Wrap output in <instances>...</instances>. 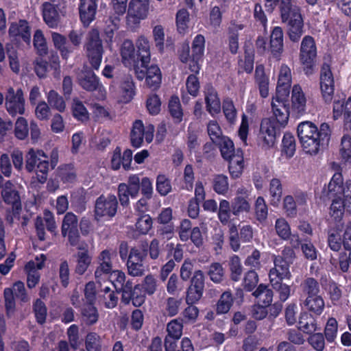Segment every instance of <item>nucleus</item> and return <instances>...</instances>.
<instances>
[{
    "instance_id": "obj_1",
    "label": "nucleus",
    "mask_w": 351,
    "mask_h": 351,
    "mask_svg": "<svg viewBox=\"0 0 351 351\" xmlns=\"http://www.w3.org/2000/svg\"><path fill=\"white\" fill-rule=\"evenodd\" d=\"M297 132L303 149L311 155L328 145L331 136L330 128L326 123H322L318 129L313 123L304 121L298 125Z\"/></svg>"
},
{
    "instance_id": "obj_2",
    "label": "nucleus",
    "mask_w": 351,
    "mask_h": 351,
    "mask_svg": "<svg viewBox=\"0 0 351 351\" xmlns=\"http://www.w3.org/2000/svg\"><path fill=\"white\" fill-rule=\"evenodd\" d=\"M219 149L222 158L229 162V172L233 178H239L244 168L243 152L235 150L233 142L226 136L215 143Z\"/></svg>"
},
{
    "instance_id": "obj_3",
    "label": "nucleus",
    "mask_w": 351,
    "mask_h": 351,
    "mask_svg": "<svg viewBox=\"0 0 351 351\" xmlns=\"http://www.w3.org/2000/svg\"><path fill=\"white\" fill-rule=\"evenodd\" d=\"M84 49L91 68L96 71L99 70L102 62L104 50L98 29H92L88 33Z\"/></svg>"
},
{
    "instance_id": "obj_4",
    "label": "nucleus",
    "mask_w": 351,
    "mask_h": 351,
    "mask_svg": "<svg viewBox=\"0 0 351 351\" xmlns=\"http://www.w3.org/2000/svg\"><path fill=\"white\" fill-rule=\"evenodd\" d=\"M26 169L28 171L36 169L37 180L41 184L45 183L49 169L48 156L43 150L30 149L27 154Z\"/></svg>"
},
{
    "instance_id": "obj_5",
    "label": "nucleus",
    "mask_w": 351,
    "mask_h": 351,
    "mask_svg": "<svg viewBox=\"0 0 351 351\" xmlns=\"http://www.w3.org/2000/svg\"><path fill=\"white\" fill-rule=\"evenodd\" d=\"M317 57V47L314 38L305 36L301 42L300 60L306 75H311Z\"/></svg>"
},
{
    "instance_id": "obj_6",
    "label": "nucleus",
    "mask_w": 351,
    "mask_h": 351,
    "mask_svg": "<svg viewBox=\"0 0 351 351\" xmlns=\"http://www.w3.org/2000/svg\"><path fill=\"white\" fill-rule=\"evenodd\" d=\"M118 202L114 195H101L95 202V219L99 221L101 218L110 219L117 211Z\"/></svg>"
},
{
    "instance_id": "obj_7",
    "label": "nucleus",
    "mask_w": 351,
    "mask_h": 351,
    "mask_svg": "<svg viewBox=\"0 0 351 351\" xmlns=\"http://www.w3.org/2000/svg\"><path fill=\"white\" fill-rule=\"evenodd\" d=\"M342 175L340 172H336L332 176L328 186V195L329 197H342L343 201L348 204V208L351 210V184L343 186Z\"/></svg>"
},
{
    "instance_id": "obj_8",
    "label": "nucleus",
    "mask_w": 351,
    "mask_h": 351,
    "mask_svg": "<svg viewBox=\"0 0 351 351\" xmlns=\"http://www.w3.org/2000/svg\"><path fill=\"white\" fill-rule=\"evenodd\" d=\"M135 66L134 71L136 78L142 81L145 79L147 85L153 90L159 88L162 81V74L160 68L155 64L148 66Z\"/></svg>"
},
{
    "instance_id": "obj_9",
    "label": "nucleus",
    "mask_w": 351,
    "mask_h": 351,
    "mask_svg": "<svg viewBox=\"0 0 351 351\" xmlns=\"http://www.w3.org/2000/svg\"><path fill=\"white\" fill-rule=\"evenodd\" d=\"M80 86L88 92L97 91L101 98L106 95V89L99 77L90 69L84 68L77 76Z\"/></svg>"
},
{
    "instance_id": "obj_10",
    "label": "nucleus",
    "mask_w": 351,
    "mask_h": 351,
    "mask_svg": "<svg viewBox=\"0 0 351 351\" xmlns=\"http://www.w3.org/2000/svg\"><path fill=\"white\" fill-rule=\"evenodd\" d=\"M154 127L153 125H148L144 127L141 120H136L134 122L131 131L130 138L133 147H140L143 143V138L147 143L152 141L154 137Z\"/></svg>"
},
{
    "instance_id": "obj_11",
    "label": "nucleus",
    "mask_w": 351,
    "mask_h": 351,
    "mask_svg": "<svg viewBox=\"0 0 351 351\" xmlns=\"http://www.w3.org/2000/svg\"><path fill=\"white\" fill-rule=\"evenodd\" d=\"M258 139L259 144L265 149L275 145L276 129L273 121L265 119L261 121Z\"/></svg>"
},
{
    "instance_id": "obj_12",
    "label": "nucleus",
    "mask_w": 351,
    "mask_h": 351,
    "mask_svg": "<svg viewBox=\"0 0 351 351\" xmlns=\"http://www.w3.org/2000/svg\"><path fill=\"white\" fill-rule=\"evenodd\" d=\"M145 250L133 247L130 250L127 261L128 273L132 276H141L144 274L145 267L143 262L146 257Z\"/></svg>"
},
{
    "instance_id": "obj_13",
    "label": "nucleus",
    "mask_w": 351,
    "mask_h": 351,
    "mask_svg": "<svg viewBox=\"0 0 351 351\" xmlns=\"http://www.w3.org/2000/svg\"><path fill=\"white\" fill-rule=\"evenodd\" d=\"M22 296V281L18 280L12 287H6L3 291L5 312L8 317L14 314L16 309L15 299Z\"/></svg>"
},
{
    "instance_id": "obj_14",
    "label": "nucleus",
    "mask_w": 351,
    "mask_h": 351,
    "mask_svg": "<svg viewBox=\"0 0 351 351\" xmlns=\"http://www.w3.org/2000/svg\"><path fill=\"white\" fill-rule=\"evenodd\" d=\"M320 88L325 101H330L334 93V78L330 66L326 63L321 69Z\"/></svg>"
},
{
    "instance_id": "obj_15",
    "label": "nucleus",
    "mask_w": 351,
    "mask_h": 351,
    "mask_svg": "<svg viewBox=\"0 0 351 351\" xmlns=\"http://www.w3.org/2000/svg\"><path fill=\"white\" fill-rule=\"evenodd\" d=\"M291 79V69L287 64H282L280 67L276 86V95L278 97L288 98L290 94Z\"/></svg>"
},
{
    "instance_id": "obj_16",
    "label": "nucleus",
    "mask_w": 351,
    "mask_h": 351,
    "mask_svg": "<svg viewBox=\"0 0 351 351\" xmlns=\"http://www.w3.org/2000/svg\"><path fill=\"white\" fill-rule=\"evenodd\" d=\"M149 1L131 0L128 11V21L134 24L138 23L141 20L147 17Z\"/></svg>"
},
{
    "instance_id": "obj_17",
    "label": "nucleus",
    "mask_w": 351,
    "mask_h": 351,
    "mask_svg": "<svg viewBox=\"0 0 351 351\" xmlns=\"http://www.w3.org/2000/svg\"><path fill=\"white\" fill-rule=\"evenodd\" d=\"M287 101V98H282L276 95L271 102L273 114L278 123L282 127L287 124L289 117V106Z\"/></svg>"
},
{
    "instance_id": "obj_18",
    "label": "nucleus",
    "mask_w": 351,
    "mask_h": 351,
    "mask_svg": "<svg viewBox=\"0 0 351 351\" xmlns=\"http://www.w3.org/2000/svg\"><path fill=\"white\" fill-rule=\"evenodd\" d=\"M46 257L44 254L36 257V261H29L25 265L27 272V285L29 289L34 287L40 280V273L38 270L44 266Z\"/></svg>"
},
{
    "instance_id": "obj_19",
    "label": "nucleus",
    "mask_w": 351,
    "mask_h": 351,
    "mask_svg": "<svg viewBox=\"0 0 351 351\" xmlns=\"http://www.w3.org/2000/svg\"><path fill=\"white\" fill-rule=\"evenodd\" d=\"M112 255L108 250H104L99 256V266L95 271V278L99 282L108 279L109 274L113 271Z\"/></svg>"
},
{
    "instance_id": "obj_20",
    "label": "nucleus",
    "mask_w": 351,
    "mask_h": 351,
    "mask_svg": "<svg viewBox=\"0 0 351 351\" xmlns=\"http://www.w3.org/2000/svg\"><path fill=\"white\" fill-rule=\"evenodd\" d=\"M291 111L296 116L303 115L306 111V98L298 84H295L292 88Z\"/></svg>"
},
{
    "instance_id": "obj_21",
    "label": "nucleus",
    "mask_w": 351,
    "mask_h": 351,
    "mask_svg": "<svg viewBox=\"0 0 351 351\" xmlns=\"http://www.w3.org/2000/svg\"><path fill=\"white\" fill-rule=\"evenodd\" d=\"M274 267L270 269L269 274L270 282L291 278L290 263L281 257H274Z\"/></svg>"
},
{
    "instance_id": "obj_22",
    "label": "nucleus",
    "mask_w": 351,
    "mask_h": 351,
    "mask_svg": "<svg viewBox=\"0 0 351 351\" xmlns=\"http://www.w3.org/2000/svg\"><path fill=\"white\" fill-rule=\"evenodd\" d=\"M5 106L12 116L17 113L22 114V88H18L16 94L12 88L8 89L5 96Z\"/></svg>"
},
{
    "instance_id": "obj_23",
    "label": "nucleus",
    "mask_w": 351,
    "mask_h": 351,
    "mask_svg": "<svg viewBox=\"0 0 351 351\" xmlns=\"http://www.w3.org/2000/svg\"><path fill=\"white\" fill-rule=\"evenodd\" d=\"M283 38L282 29L278 26L274 27L270 35L269 51L273 57L278 59L280 58L284 51Z\"/></svg>"
},
{
    "instance_id": "obj_24",
    "label": "nucleus",
    "mask_w": 351,
    "mask_h": 351,
    "mask_svg": "<svg viewBox=\"0 0 351 351\" xmlns=\"http://www.w3.org/2000/svg\"><path fill=\"white\" fill-rule=\"evenodd\" d=\"M97 8L96 0H80V16L84 25H88L95 19Z\"/></svg>"
},
{
    "instance_id": "obj_25",
    "label": "nucleus",
    "mask_w": 351,
    "mask_h": 351,
    "mask_svg": "<svg viewBox=\"0 0 351 351\" xmlns=\"http://www.w3.org/2000/svg\"><path fill=\"white\" fill-rule=\"evenodd\" d=\"M135 95V86L130 75L125 76L121 82L119 90V101L124 104L130 102Z\"/></svg>"
},
{
    "instance_id": "obj_26",
    "label": "nucleus",
    "mask_w": 351,
    "mask_h": 351,
    "mask_svg": "<svg viewBox=\"0 0 351 351\" xmlns=\"http://www.w3.org/2000/svg\"><path fill=\"white\" fill-rule=\"evenodd\" d=\"M42 13L44 21L51 28L57 27L60 20V16L54 4L45 2L42 5Z\"/></svg>"
},
{
    "instance_id": "obj_27",
    "label": "nucleus",
    "mask_w": 351,
    "mask_h": 351,
    "mask_svg": "<svg viewBox=\"0 0 351 351\" xmlns=\"http://www.w3.org/2000/svg\"><path fill=\"white\" fill-rule=\"evenodd\" d=\"M205 101L206 110L211 114H218L221 110V102L216 90L211 86L205 89Z\"/></svg>"
},
{
    "instance_id": "obj_28",
    "label": "nucleus",
    "mask_w": 351,
    "mask_h": 351,
    "mask_svg": "<svg viewBox=\"0 0 351 351\" xmlns=\"http://www.w3.org/2000/svg\"><path fill=\"white\" fill-rule=\"evenodd\" d=\"M255 83L258 86L260 95L263 98H266L269 95V79L266 75L265 67L260 64L256 66L254 74Z\"/></svg>"
},
{
    "instance_id": "obj_29",
    "label": "nucleus",
    "mask_w": 351,
    "mask_h": 351,
    "mask_svg": "<svg viewBox=\"0 0 351 351\" xmlns=\"http://www.w3.org/2000/svg\"><path fill=\"white\" fill-rule=\"evenodd\" d=\"M287 22L289 25L288 34L290 40L294 43L298 42L304 33L303 20L301 14L295 15Z\"/></svg>"
},
{
    "instance_id": "obj_30",
    "label": "nucleus",
    "mask_w": 351,
    "mask_h": 351,
    "mask_svg": "<svg viewBox=\"0 0 351 351\" xmlns=\"http://www.w3.org/2000/svg\"><path fill=\"white\" fill-rule=\"evenodd\" d=\"M13 184L10 181H7L1 191V195L5 203L12 204L16 210L21 207L20 196L18 191L12 189Z\"/></svg>"
},
{
    "instance_id": "obj_31",
    "label": "nucleus",
    "mask_w": 351,
    "mask_h": 351,
    "mask_svg": "<svg viewBox=\"0 0 351 351\" xmlns=\"http://www.w3.org/2000/svg\"><path fill=\"white\" fill-rule=\"evenodd\" d=\"M75 256L76 258L75 272L79 275H83L91 264L92 256L87 249L83 248Z\"/></svg>"
},
{
    "instance_id": "obj_32",
    "label": "nucleus",
    "mask_w": 351,
    "mask_h": 351,
    "mask_svg": "<svg viewBox=\"0 0 351 351\" xmlns=\"http://www.w3.org/2000/svg\"><path fill=\"white\" fill-rule=\"evenodd\" d=\"M121 61L125 66H132L135 62V49L130 40H125L120 47Z\"/></svg>"
},
{
    "instance_id": "obj_33",
    "label": "nucleus",
    "mask_w": 351,
    "mask_h": 351,
    "mask_svg": "<svg viewBox=\"0 0 351 351\" xmlns=\"http://www.w3.org/2000/svg\"><path fill=\"white\" fill-rule=\"evenodd\" d=\"M136 46L142 65L146 66L150 62V45L148 39L144 36H139L136 41Z\"/></svg>"
},
{
    "instance_id": "obj_34",
    "label": "nucleus",
    "mask_w": 351,
    "mask_h": 351,
    "mask_svg": "<svg viewBox=\"0 0 351 351\" xmlns=\"http://www.w3.org/2000/svg\"><path fill=\"white\" fill-rule=\"evenodd\" d=\"M298 328L305 333L311 334L318 330L319 328L315 317L308 313H303L299 317Z\"/></svg>"
},
{
    "instance_id": "obj_35",
    "label": "nucleus",
    "mask_w": 351,
    "mask_h": 351,
    "mask_svg": "<svg viewBox=\"0 0 351 351\" xmlns=\"http://www.w3.org/2000/svg\"><path fill=\"white\" fill-rule=\"evenodd\" d=\"M282 22H287L295 15L300 14V8L291 0H278Z\"/></svg>"
},
{
    "instance_id": "obj_36",
    "label": "nucleus",
    "mask_w": 351,
    "mask_h": 351,
    "mask_svg": "<svg viewBox=\"0 0 351 351\" xmlns=\"http://www.w3.org/2000/svg\"><path fill=\"white\" fill-rule=\"evenodd\" d=\"M253 295L256 298L258 304H261L268 306L271 304L273 300V291L268 286L261 284L255 291Z\"/></svg>"
},
{
    "instance_id": "obj_37",
    "label": "nucleus",
    "mask_w": 351,
    "mask_h": 351,
    "mask_svg": "<svg viewBox=\"0 0 351 351\" xmlns=\"http://www.w3.org/2000/svg\"><path fill=\"white\" fill-rule=\"evenodd\" d=\"M51 38L55 47L60 51L62 57L64 59H67L73 52V49L66 45V37L59 33L53 32L51 34Z\"/></svg>"
},
{
    "instance_id": "obj_38",
    "label": "nucleus",
    "mask_w": 351,
    "mask_h": 351,
    "mask_svg": "<svg viewBox=\"0 0 351 351\" xmlns=\"http://www.w3.org/2000/svg\"><path fill=\"white\" fill-rule=\"evenodd\" d=\"M242 24L232 23L229 27L228 46L230 52L233 54L237 53L239 49V32L243 29Z\"/></svg>"
},
{
    "instance_id": "obj_39",
    "label": "nucleus",
    "mask_w": 351,
    "mask_h": 351,
    "mask_svg": "<svg viewBox=\"0 0 351 351\" xmlns=\"http://www.w3.org/2000/svg\"><path fill=\"white\" fill-rule=\"evenodd\" d=\"M82 320L86 325H93L98 321L99 313L93 304H86L81 309Z\"/></svg>"
},
{
    "instance_id": "obj_40",
    "label": "nucleus",
    "mask_w": 351,
    "mask_h": 351,
    "mask_svg": "<svg viewBox=\"0 0 351 351\" xmlns=\"http://www.w3.org/2000/svg\"><path fill=\"white\" fill-rule=\"evenodd\" d=\"M269 193L270 195V203L272 206H278L280 202L282 195V186L278 178H273L269 182Z\"/></svg>"
},
{
    "instance_id": "obj_41",
    "label": "nucleus",
    "mask_w": 351,
    "mask_h": 351,
    "mask_svg": "<svg viewBox=\"0 0 351 351\" xmlns=\"http://www.w3.org/2000/svg\"><path fill=\"white\" fill-rule=\"evenodd\" d=\"M345 133L341 138L340 154L346 162L351 159V130L344 128Z\"/></svg>"
},
{
    "instance_id": "obj_42",
    "label": "nucleus",
    "mask_w": 351,
    "mask_h": 351,
    "mask_svg": "<svg viewBox=\"0 0 351 351\" xmlns=\"http://www.w3.org/2000/svg\"><path fill=\"white\" fill-rule=\"evenodd\" d=\"M304 305L310 311L319 315L324 309L325 303L322 297L318 295L313 297H306Z\"/></svg>"
},
{
    "instance_id": "obj_43",
    "label": "nucleus",
    "mask_w": 351,
    "mask_h": 351,
    "mask_svg": "<svg viewBox=\"0 0 351 351\" xmlns=\"http://www.w3.org/2000/svg\"><path fill=\"white\" fill-rule=\"evenodd\" d=\"M295 152V141L293 134L287 132L282 141V153L287 158H291Z\"/></svg>"
},
{
    "instance_id": "obj_44",
    "label": "nucleus",
    "mask_w": 351,
    "mask_h": 351,
    "mask_svg": "<svg viewBox=\"0 0 351 351\" xmlns=\"http://www.w3.org/2000/svg\"><path fill=\"white\" fill-rule=\"evenodd\" d=\"M302 293L307 297L319 295L320 287L318 282L313 278H307L301 284Z\"/></svg>"
},
{
    "instance_id": "obj_45",
    "label": "nucleus",
    "mask_w": 351,
    "mask_h": 351,
    "mask_svg": "<svg viewBox=\"0 0 351 351\" xmlns=\"http://www.w3.org/2000/svg\"><path fill=\"white\" fill-rule=\"evenodd\" d=\"M332 199L330 206V215L336 220H340L344 213L345 207H348L341 197H330Z\"/></svg>"
},
{
    "instance_id": "obj_46",
    "label": "nucleus",
    "mask_w": 351,
    "mask_h": 351,
    "mask_svg": "<svg viewBox=\"0 0 351 351\" xmlns=\"http://www.w3.org/2000/svg\"><path fill=\"white\" fill-rule=\"evenodd\" d=\"M73 117L82 122L89 119V113L84 104L77 98L73 99L72 106Z\"/></svg>"
},
{
    "instance_id": "obj_47",
    "label": "nucleus",
    "mask_w": 351,
    "mask_h": 351,
    "mask_svg": "<svg viewBox=\"0 0 351 351\" xmlns=\"http://www.w3.org/2000/svg\"><path fill=\"white\" fill-rule=\"evenodd\" d=\"M233 303V297L230 291L223 293L217 304V313L224 314L228 313Z\"/></svg>"
},
{
    "instance_id": "obj_48",
    "label": "nucleus",
    "mask_w": 351,
    "mask_h": 351,
    "mask_svg": "<svg viewBox=\"0 0 351 351\" xmlns=\"http://www.w3.org/2000/svg\"><path fill=\"white\" fill-rule=\"evenodd\" d=\"M231 208L232 214L239 216L241 213H248L250 210V204L245 197L238 196L233 199Z\"/></svg>"
},
{
    "instance_id": "obj_49",
    "label": "nucleus",
    "mask_w": 351,
    "mask_h": 351,
    "mask_svg": "<svg viewBox=\"0 0 351 351\" xmlns=\"http://www.w3.org/2000/svg\"><path fill=\"white\" fill-rule=\"evenodd\" d=\"M102 339L95 332H88L85 339V346L88 351H101Z\"/></svg>"
},
{
    "instance_id": "obj_50",
    "label": "nucleus",
    "mask_w": 351,
    "mask_h": 351,
    "mask_svg": "<svg viewBox=\"0 0 351 351\" xmlns=\"http://www.w3.org/2000/svg\"><path fill=\"white\" fill-rule=\"evenodd\" d=\"M9 36L12 44L19 48L22 40V19H19L18 23H11L9 27Z\"/></svg>"
},
{
    "instance_id": "obj_51",
    "label": "nucleus",
    "mask_w": 351,
    "mask_h": 351,
    "mask_svg": "<svg viewBox=\"0 0 351 351\" xmlns=\"http://www.w3.org/2000/svg\"><path fill=\"white\" fill-rule=\"evenodd\" d=\"M205 49V38L202 34H197L193 39L191 46L192 58L202 59Z\"/></svg>"
},
{
    "instance_id": "obj_52",
    "label": "nucleus",
    "mask_w": 351,
    "mask_h": 351,
    "mask_svg": "<svg viewBox=\"0 0 351 351\" xmlns=\"http://www.w3.org/2000/svg\"><path fill=\"white\" fill-rule=\"evenodd\" d=\"M47 102L51 107L56 108L59 112H63L66 108V104L63 97L56 91L51 90L47 95Z\"/></svg>"
},
{
    "instance_id": "obj_53",
    "label": "nucleus",
    "mask_w": 351,
    "mask_h": 351,
    "mask_svg": "<svg viewBox=\"0 0 351 351\" xmlns=\"http://www.w3.org/2000/svg\"><path fill=\"white\" fill-rule=\"evenodd\" d=\"M169 111L175 122L179 123L182 121L183 112L178 97L173 96L171 97L169 101Z\"/></svg>"
},
{
    "instance_id": "obj_54",
    "label": "nucleus",
    "mask_w": 351,
    "mask_h": 351,
    "mask_svg": "<svg viewBox=\"0 0 351 351\" xmlns=\"http://www.w3.org/2000/svg\"><path fill=\"white\" fill-rule=\"evenodd\" d=\"M207 274L215 283H219L223 280L224 269L219 263H213L208 267Z\"/></svg>"
},
{
    "instance_id": "obj_55",
    "label": "nucleus",
    "mask_w": 351,
    "mask_h": 351,
    "mask_svg": "<svg viewBox=\"0 0 351 351\" xmlns=\"http://www.w3.org/2000/svg\"><path fill=\"white\" fill-rule=\"evenodd\" d=\"M213 184L214 191L219 195H225L228 191V178L225 175H216L213 178Z\"/></svg>"
},
{
    "instance_id": "obj_56",
    "label": "nucleus",
    "mask_w": 351,
    "mask_h": 351,
    "mask_svg": "<svg viewBox=\"0 0 351 351\" xmlns=\"http://www.w3.org/2000/svg\"><path fill=\"white\" fill-rule=\"evenodd\" d=\"M181 304V299H177L173 297H169L165 302V313L169 317H173L176 315L179 312Z\"/></svg>"
},
{
    "instance_id": "obj_57",
    "label": "nucleus",
    "mask_w": 351,
    "mask_h": 351,
    "mask_svg": "<svg viewBox=\"0 0 351 351\" xmlns=\"http://www.w3.org/2000/svg\"><path fill=\"white\" fill-rule=\"evenodd\" d=\"M183 323L182 319H174L167 325V332L169 336L176 339H180L182 335Z\"/></svg>"
},
{
    "instance_id": "obj_58",
    "label": "nucleus",
    "mask_w": 351,
    "mask_h": 351,
    "mask_svg": "<svg viewBox=\"0 0 351 351\" xmlns=\"http://www.w3.org/2000/svg\"><path fill=\"white\" fill-rule=\"evenodd\" d=\"M77 217L72 213H67L64 217L62 225V234L66 237L69 230L77 229Z\"/></svg>"
},
{
    "instance_id": "obj_59",
    "label": "nucleus",
    "mask_w": 351,
    "mask_h": 351,
    "mask_svg": "<svg viewBox=\"0 0 351 351\" xmlns=\"http://www.w3.org/2000/svg\"><path fill=\"white\" fill-rule=\"evenodd\" d=\"M276 234L283 240H288L291 237V228L288 222L283 218L278 219L275 223Z\"/></svg>"
},
{
    "instance_id": "obj_60",
    "label": "nucleus",
    "mask_w": 351,
    "mask_h": 351,
    "mask_svg": "<svg viewBox=\"0 0 351 351\" xmlns=\"http://www.w3.org/2000/svg\"><path fill=\"white\" fill-rule=\"evenodd\" d=\"M170 180L163 174L158 175L156 178V191L162 196L167 195L171 191Z\"/></svg>"
},
{
    "instance_id": "obj_61",
    "label": "nucleus",
    "mask_w": 351,
    "mask_h": 351,
    "mask_svg": "<svg viewBox=\"0 0 351 351\" xmlns=\"http://www.w3.org/2000/svg\"><path fill=\"white\" fill-rule=\"evenodd\" d=\"M255 213L258 221H264L268 215V208L263 197H258L255 202Z\"/></svg>"
},
{
    "instance_id": "obj_62",
    "label": "nucleus",
    "mask_w": 351,
    "mask_h": 351,
    "mask_svg": "<svg viewBox=\"0 0 351 351\" xmlns=\"http://www.w3.org/2000/svg\"><path fill=\"white\" fill-rule=\"evenodd\" d=\"M189 22V13L184 9L178 10L176 14V24L178 30L180 33H184L188 28Z\"/></svg>"
},
{
    "instance_id": "obj_63",
    "label": "nucleus",
    "mask_w": 351,
    "mask_h": 351,
    "mask_svg": "<svg viewBox=\"0 0 351 351\" xmlns=\"http://www.w3.org/2000/svg\"><path fill=\"white\" fill-rule=\"evenodd\" d=\"M230 204L228 201L222 199L219 203L218 218L223 224H227L230 219Z\"/></svg>"
},
{
    "instance_id": "obj_64",
    "label": "nucleus",
    "mask_w": 351,
    "mask_h": 351,
    "mask_svg": "<svg viewBox=\"0 0 351 351\" xmlns=\"http://www.w3.org/2000/svg\"><path fill=\"white\" fill-rule=\"evenodd\" d=\"M152 227V219L149 215H143L136 223V230L143 234H146Z\"/></svg>"
}]
</instances>
